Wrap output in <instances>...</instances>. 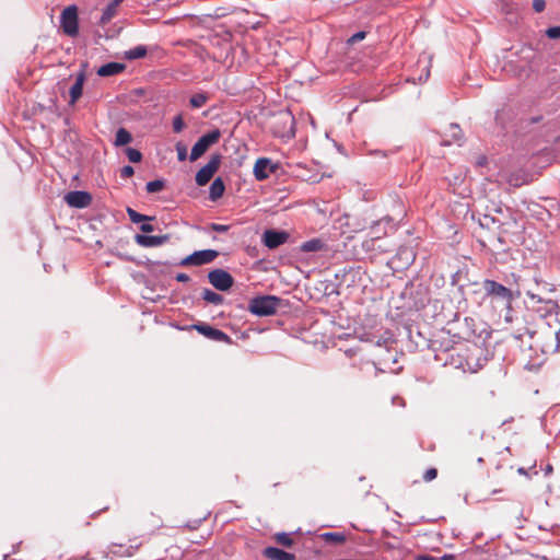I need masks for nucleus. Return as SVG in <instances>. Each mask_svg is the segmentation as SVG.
<instances>
[{
	"label": "nucleus",
	"mask_w": 560,
	"mask_h": 560,
	"mask_svg": "<svg viewBox=\"0 0 560 560\" xmlns=\"http://www.w3.org/2000/svg\"><path fill=\"white\" fill-rule=\"evenodd\" d=\"M529 303L527 302V319L535 325L532 329L527 327V335L533 339L529 346L532 349L547 352L552 348L553 341L557 338L556 329L550 325L548 318L552 317L553 303L551 300L537 298L534 294L529 295Z\"/></svg>",
	"instance_id": "1"
},
{
	"label": "nucleus",
	"mask_w": 560,
	"mask_h": 560,
	"mask_svg": "<svg viewBox=\"0 0 560 560\" xmlns=\"http://www.w3.org/2000/svg\"><path fill=\"white\" fill-rule=\"evenodd\" d=\"M282 300L276 295H260L253 298L248 303V311L260 317L275 315L281 306Z\"/></svg>",
	"instance_id": "2"
},
{
	"label": "nucleus",
	"mask_w": 560,
	"mask_h": 560,
	"mask_svg": "<svg viewBox=\"0 0 560 560\" xmlns=\"http://www.w3.org/2000/svg\"><path fill=\"white\" fill-rule=\"evenodd\" d=\"M522 112L521 103L509 101L495 114V122L505 129L513 126Z\"/></svg>",
	"instance_id": "3"
},
{
	"label": "nucleus",
	"mask_w": 560,
	"mask_h": 560,
	"mask_svg": "<svg viewBox=\"0 0 560 560\" xmlns=\"http://www.w3.org/2000/svg\"><path fill=\"white\" fill-rule=\"evenodd\" d=\"M220 137L221 132L219 129L211 130L210 132L200 137L191 148L190 161H196L201 155H203L211 145L215 144L220 140Z\"/></svg>",
	"instance_id": "4"
},
{
	"label": "nucleus",
	"mask_w": 560,
	"mask_h": 560,
	"mask_svg": "<svg viewBox=\"0 0 560 560\" xmlns=\"http://www.w3.org/2000/svg\"><path fill=\"white\" fill-rule=\"evenodd\" d=\"M60 24L63 33L68 36H77L79 32L78 8L69 5L61 12Z\"/></svg>",
	"instance_id": "5"
},
{
	"label": "nucleus",
	"mask_w": 560,
	"mask_h": 560,
	"mask_svg": "<svg viewBox=\"0 0 560 560\" xmlns=\"http://www.w3.org/2000/svg\"><path fill=\"white\" fill-rule=\"evenodd\" d=\"M220 154H212L208 163L202 166L196 174V183L198 186H205L210 182L214 173L219 170L221 163Z\"/></svg>",
	"instance_id": "6"
},
{
	"label": "nucleus",
	"mask_w": 560,
	"mask_h": 560,
	"mask_svg": "<svg viewBox=\"0 0 560 560\" xmlns=\"http://www.w3.org/2000/svg\"><path fill=\"white\" fill-rule=\"evenodd\" d=\"M219 256L215 249L197 250L180 261V266H202L212 262Z\"/></svg>",
	"instance_id": "7"
},
{
	"label": "nucleus",
	"mask_w": 560,
	"mask_h": 560,
	"mask_svg": "<svg viewBox=\"0 0 560 560\" xmlns=\"http://www.w3.org/2000/svg\"><path fill=\"white\" fill-rule=\"evenodd\" d=\"M209 282L219 291H228L234 284L233 277L223 269H213L208 273Z\"/></svg>",
	"instance_id": "8"
},
{
	"label": "nucleus",
	"mask_w": 560,
	"mask_h": 560,
	"mask_svg": "<svg viewBox=\"0 0 560 560\" xmlns=\"http://www.w3.org/2000/svg\"><path fill=\"white\" fill-rule=\"evenodd\" d=\"M277 168L278 164L273 163L270 159L259 158L255 162L253 173L257 180H265L270 174L275 173Z\"/></svg>",
	"instance_id": "9"
},
{
	"label": "nucleus",
	"mask_w": 560,
	"mask_h": 560,
	"mask_svg": "<svg viewBox=\"0 0 560 560\" xmlns=\"http://www.w3.org/2000/svg\"><path fill=\"white\" fill-rule=\"evenodd\" d=\"M289 238V233L285 231L266 230L262 234V243L266 247L275 249L284 244Z\"/></svg>",
	"instance_id": "10"
},
{
	"label": "nucleus",
	"mask_w": 560,
	"mask_h": 560,
	"mask_svg": "<svg viewBox=\"0 0 560 560\" xmlns=\"http://www.w3.org/2000/svg\"><path fill=\"white\" fill-rule=\"evenodd\" d=\"M194 328L209 339H212L214 341L231 343L230 336H228L224 331L217 329L210 325L197 324V325H194Z\"/></svg>",
	"instance_id": "11"
},
{
	"label": "nucleus",
	"mask_w": 560,
	"mask_h": 560,
	"mask_svg": "<svg viewBox=\"0 0 560 560\" xmlns=\"http://www.w3.org/2000/svg\"><path fill=\"white\" fill-rule=\"evenodd\" d=\"M372 369L376 370V366L373 362L361 360L359 363H351L346 371V375L349 378H363L368 376V372H370Z\"/></svg>",
	"instance_id": "12"
},
{
	"label": "nucleus",
	"mask_w": 560,
	"mask_h": 560,
	"mask_svg": "<svg viewBox=\"0 0 560 560\" xmlns=\"http://www.w3.org/2000/svg\"><path fill=\"white\" fill-rule=\"evenodd\" d=\"M522 47H523V45H518V47H516V49H515V52L511 51L509 55H506L504 57L506 59V61L503 66V70L506 73H511V74L517 77V75H521V73L523 72V69H524L523 59L522 58H518V59L513 58L514 55H517L518 51L522 50ZM511 50H513V48H511Z\"/></svg>",
	"instance_id": "13"
},
{
	"label": "nucleus",
	"mask_w": 560,
	"mask_h": 560,
	"mask_svg": "<svg viewBox=\"0 0 560 560\" xmlns=\"http://www.w3.org/2000/svg\"><path fill=\"white\" fill-rule=\"evenodd\" d=\"M66 202L73 208H85L91 205L92 196L82 190L70 191L65 196Z\"/></svg>",
	"instance_id": "14"
},
{
	"label": "nucleus",
	"mask_w": 560,
	"mask_h": 560,
	"mask_svg": "<svg viewBox=\"0 0 560 560\" xmlns=\"http://www.w3.org/2000/svg\"><path fill=\"white\" fill-rule=\"evenodd\" d=\"M482 287L488 295L497 296L506 301H510L511 299V291L506 287L493 280H485Z\"/></svg>",
	"instance_id": "15"
},
{
	"label": "nucleus",
	"mask_w": 560,
	"mask_h": 560,
	"mask_svg": "<svg viewBox=\"0 0 560 560\" xmlns=\"http://www.w3.org/2000/svg\"><path fill=\"white\" fill-rule=\"evenodd\" d=\"M362 248L368 253H374V254L389 252V248L386 246L384 241H382V235L368 236L362 242Z\"/></svg>",
	"instance_id": "16"
},
{
	"label": "nucleus",
	"mask_w": 560,
	"mask_h": 560,
	"mask_svg": "<svg viewBox=\"0 0 560 560\" xmlns=\"http://www.w3.org/2000/svg\"><path fill=\"white\" fill-rule=\"evenodd\" d=\"M135 240H136V243L138 245H140V246L153 247V246H160L163 243H165V241L167 240V236H165V235L158 236V235L137 234Z\"/></svg>",
	"instance_id": "17"
},
{
	"label": "nucleus",
	"mask_w": 560,
	"mask_h": 560,
	"mask_svg": "<svg viewBox=\"0 0 560 560\" xmlns=\"http://www.w3.org/2000/svg\"><path fill=\"white\" fill-rule=\"evenodd\" d=\"M85 81L84 71H80L77 74L74 84L70 88V104L73 105L82 95L83 84Z\"/></svg>",
	"instance_id": "18"
},
{
	"label": "nucleus",
	"mask_w": 560,
	"mask_h": 560,
	"mask_svg": "<svg viewBox=\"0 0 560 560\" xmlns=\"http://www.w3.org/2000/svg\"><path fill=\"white\" fill-rule=\"evenodd\" d=\"M262 553L269 560H295V556L293 553L276 547H267L264 549Z\"/></svg>",
	"instance_id": "19"
},
{
	"label": "nucleus",
	"mask_w": 560,
	"mask_h": 560,
	"mask_svg": "<svg viewBox=\"0 0 560 560\" xmlns=\"http://www.w3.org/2000/svg\"><path fill=\"white\" fill-rule=\"evenodd\" d=\"M126 69L124 63L119 62H108L100 67L96 73L100 77H112L121 73Z\"/></svg>",
	"instance_id": "20"
},
{
	"label": "nucleus",
	"mask_w": 560,
	"mask_h": 560,
	"mask_svg": "<svg viewBox=\"0 0 560 560\" xmlns=\"http://www.w3.org/2000/svg\"><path fill=\"white\" fill-rule=\"evenodd\" d=\"M463 139V131L457 124H451L446 130L445 138L442 143L451 145L452 143L459 142Z\"/></svg>",
	"instance_id": "21"
},
{
	"label": "nucleus",
	"mask_w": 560,
	"mask_h": 560,
	"mask_svg": "<svg viewBox=\"0 0 560 560\" xmlns=\"http://www.w3.org/2000/svg\"><path fill=\"white\" fill-rule=\"evenodd\" d=\"M124 0H113L109 2L106 8L103 10L102 16L100 19V23L102 25L108 23L117 13V8Z\"/></svg>",
	"instance_id": "22"
},
{
	"label": "nucleus",
	"mask_w": 560,
	"mask_h": 560,
	"mask_svg": "<svg viewBox=\"0 0 560 560\" xmlns=\"http://www.w3.org/2000/svg\"><path fill=\"white\" fill-rule=\"evenodd\" d=\"M224 190H225L224 183L220 177H218L210 185L209 198L212 201H215L217 199H219L223 196Z\"/></svg>",
	"instance_id": "23"
},
{
	"label": "nucleus",
	"mask_w": 560,
	"mask_h": 560,
	"mask_svg": "<svg viewBox=\"0 0 560 560\" xmlns=\"http://www.w3.org/2000/svg\"><path fill=\"white\" fill-rule=\"evenodd\" d=\"M131 140H132L131 133L125 128H119L116 132L114 144L116 147H122V145L130 143Z\"/></svg>",
	"instance_id": "24"
},
{
	"label": "nucleus",
	"mask_w": 560,
	"mask_h": 560,
	"mask_svg": "<svg viewBox=\"0 0 560 560\" xmlns=\"http://www.w3.org/2000/svg\"><path fill=\"white\" fill-rule=\"evenodd\" d=\"M147 47L143 45L136 46L127 51H125V58L128 60H135L139 58H143L147 55Z\"/></svg>",
	"instance_id": "25"
},
{
	"label": "nucleus",
	"mask_w": 560,
	"mask_h": 560,
	"mask_svg": "<svg viewBox=\"0 0 560 560\" xmlns=\"http://www.w3.org/2000/svg\"><path fill=\"white\" fill-rule=\"evenodd\" d=\"M389 224V221H377L374 223V225L371 228L369 235H382V240L387 235V229L386 226Z\"/></svg>",
	"instance_id": "26"
},
{
	"label": "nucleus",
	"mask_w": 560,
	"mask_h": 560,
	"mask_svg": "<svg viewBox=\"0 0 560 560\" xmlns=\"http://www.w3.org/2000/svg\"><path fill=\"white\" fill-rule=\"evenodd\" d=\"M202 299L208 302V303H211V304H214V305H219V304H222L223 302V296L219 293H215L209 289H205L202 291Z\"/></svg>",
	"instance_id": "27"
},
{
	"label": "nucleus",
	"mask_w": 560,
	"mask_h": 560,
	"mask_svg": "<svg viewBox=\"0 0 560 560\" xmlns=\"http://www.w3.org/2000/svg\"><path fill=\"white\" fill-rule=\"evenodd\" d=\"M322 538L325 541L331 542V544H343L346 541V539H347L345 534L338 533V532L324 533L322 535Z\"/></svg>",
	"instance_id": "28"
},
{
	"label": "nucleus",
	"mask_w": 560,
	"mask_h": 560,
	"mask_svg": "<svg viewBox=\"0 0 560 560\" xmlns=\"http://www.w3.org/2000/svg\"><path fill=\"white\" fill-rule=\"evenodd\" d=\"M322 248H323V242L317 238L310 240L307 242H304L301 245V250L306 252V253L317 252V250H320Z\"/></svg>",
	"instance_id": "29"
},
{
	"label": "nucleus",
	"mask_w": 560,
	"mask_h": 560,
	"mask_svg": "<svg viewBox=\"0 0 560 560\" xmlns=\"http://www.w3.org/2000/svg\"><path fill=\"white\" fill-rule=\"evenodd\" d=\"M209 101V95L207 93H197L192 95L189 100L191 107L200 108Z\"/></svg>",
	"instance_id": "30"
},
{
	"label": "nucleus",
	"mask_w": 560,
	"mask_h": 560,
	"mask_svg": "<svg viewBox=\"0 0 560 560\" xmlns=\"http://www.w3.org/2000/svg\"><path fill=\"white\" fill-rule=\"evenodd\" d=\"M127 214H128L130 221L133 223H140V222H143V221L150 219L147 215L137 212L132 208H127Z\"/></svg>",
	"instance_id": "31"
},
{
	"label": "nucleus",
	"mask_w": 560,
	"mask_h": 560,
	"mask_svg": "<svg viewBox=\"0 0 560 560\" xmlns=\"http://www.w3.org/2000/svg\"><path fill=\"white\" fill-rule=\"evenodd\" d=\"M147 191L150 194L159 192L164 188V182L162 179H155L152 182H149L145 186Z\"/></svg>",
	"instance_id": "32"
},
{
	"label": "nucleus",
	"mask_w": 560,
	"mask_h": 560,
	"mask_svg": "<svg viewBox=\"0 0 560 560\" xmlns=\"http://www.w3.org/2000/svg\"><path fill=\"white\" fill-rule=\"evenodd\" d=\"M275 539L278 544H280L284 547H291L293 545V539L287 533H278L275 536Z\"/></svg>",
	"instance_id": "33"
},
{
	"label": "nucleus",
	"mask_w": 560,
	"mask_h": 560,
	"mask_svg": "<svg viewBox=\"0 0 560 560\" xmlns=\"http://www.w3.org/2000/svg\"><path fill=\"white\" fill-rule=\"evenodd\" d=\"M126 153H127V156H128L129 161L132 162V163H138L142 159L141 152L138 151L137 149L128 148L126 150Z\"/></svg>",
	"instance_id": "34"
},
{
	"label": "nucleus",
	"mask_w": 560,
	"mask_h": 560,
	"mask_svg": "<svg viewBox=\"0 0 560 560\" xmlns=\"http://www.w3.org/2000/svg\"><path fill=\"white\" fill-rule=\"evenodd\" d=\"M365 36H366V33H365V32H363V31L358 32V33L353 34L351 37H349V38H348V40H347V43H348L349 45L355 44V43H358V42H360V40L364 39V38H365Z\"/></svg>",
	"instance_id": "35"
},
{
	"label": "nucleus",
	"mask_w": 560,
	"mask_h": 560,
	"mask_svg": "<svg viewBox=\"0 0 560 560\" xmlns=\"http://www.w3.org/2000/svg\"><path fill=\"white\" fill-rule=\"evenodd\" d=\"M184 120L180 115L176 116L173 120V129L175 132H180L184 129Z\"/></svg>",
	"instance_id": "36"
},
{
	"label": "nucleus",
	"mask_w": 560,
	"mask_h": 560,
	"mask_svg": "<svg viewBox=\"0 0 560 560\" xmlns=\"http://www.w3.org/2000/svg\"><path fill=\"white\" fill-rule=\"evenodd\" d=\"M438 476V470L435 468H429L425 470V472L423 474V480L425 482H430L432 480H434Z\"/></svg>",
	"instance_id": "37"
},
{
	"label": "nucleus",
	"mask_w": 560,
	"mask_h": 560,
	"mask_svg": "<svg viewBox=\"0 0 560 560\" xmlns=\"http://www.w3.org/2000/svg\"><path fill=\"white\" fill-rule=\"evenodd\" d=\"M394 340L392 338H380L375 342L376 347H384L386 350H389Z\"/></svg>",
	"instance_id": "38"
},
{
	"label": "nucleus",
	"mask_w": 560,
	"mask_h": 560,
	"mask_svg": "<svg viewBox=\"0 0 560 560\" xmlns=\"http://www.w3.org/2000/svg\"><path fill=\"white\" fill-rule=\"evenodd\" d=\"M546 35L551 39L560 38V26H552L546 31Z\"/></svg>",
	"instance_id": "39"
},
{
	"label": "nucleus",
	"mask_w": 560,
	"mask_h": 560,
	"mask_svg": "<svg viewBox=\"0 0 560 560\" xmlns=\"http://www.w3.org/2000/svg\"><path fill=\"white\" fill-rule=\"evenodd\" d=\"M176 150H177V158L179 161H185L187 159V149L186 147L182 145L180 143H178L176 145Z\"/></svg>",
	"instance_id": "40"
},
{
	"label": "nucleus",
	"mask_w": 560,
	"mask_h": 560,
	"mask_svg": "<svg viewBox=\"0 0 560 560\" xmlns=\"http://www.w3.org/2000/svg\"><path fill=\"white\" fill-rule=\"evenodd\" d=\"M135 170L130 165H126L120 170V177L121 178H129L133 175Z\"/></svg>",
	"instance_id": "41"
},
{
	"label": "nucleus",
	"mask_w": 560,
	"mask_h": 560,
	"mask_svg": "<svg viewBox=\"0 0 560 560\" xmlns=\"http://www.w3.org/2000/svg\"><path fill=\"white\" fill-rule=\"evenodd\" d=\"M546 8V1L545 0H533V9L535 12L540 13Z\"/></svg>",
	"instance_id": "42"
},
{
	"label": "nucleus",
	"mask_w": 560,
	"mask_h": 560,
	"mask_svg": "<svg viewBox=\"0 0 560 560\" xmlns=\"http://www.w3.org/2000/svg\"><path fill=\"white\" fill-rule=\"evenodd\" d=\"M210 229L218 233H225L229 231L230 226L225 224L212 223Z\"/></svg>",
	"instance_id": "43"
},
{
	"label": "nucleus",
	"mask_w": 560,
	"mask_h": 560,
	"mask_svg": "<svg viewBox=\"0 0 560 560\" xmlns=\"http://www.w3.org/2000/svg\"><path fill=\"white\" fill-rule=\"evenodd\" d=\"M140 230L143 232V233H151L154 231V228L152 224H149V223H142L141 226H140Z\"/></svg>",
	"instance_id": "44"
},
{
	"label": "nucleus",
	"mask_w": 560,
	"mask_h": 560,
	"mask_svg": "<svg viewBox=\"0 0 560 560\" xmlns=\"http://www.w3.org/2000/svg\"><path fill=\"white\" fill-rule=\"evenodd\" d=\"M175 279L178 281V282H188L190 280V277L186 273H177Z\"/></svg>",
	"instance_id": "45"
},
{
	"label": "nucleus",
	"mask_w": 560,
	"mask_h": 560,
	"mask_svg": "<svg viewBox=\"0 0 560 560\" xmlns=\"http://www.w3.org/2000/svg\"><path fill=\"white\" fill-rule=\"evenodd\" d=\"M544 471L546 476H549L552 472V466L550 464H546Z\"/></svg>",
	"instance_id": "46"
},
{
	"label": "nucleus",
	"mask_w": 560,
	"mask_h": 560,
	"mask_svg": "<svg viewBox=\"0 0 560 560\" xmlns=\"http://www.w3.org/2000/svg\"><path fill=\"white\" fill-rule=\"evenodd\" d=\"M417 560H438L436 558L432 556H419Z\"/></svg>",
	"instance_id": "47"
},
{
	"label": "nucleus",
	"mask_w": 560,
	"mask_h": 560,
	"mask_svg": "<svg viewBox=\"0 0 560 560\" xmlns=\"http://www.w3.org/2000/svg\"><path fill=\"white\" fill-rule=\"evenodd\" d=\"M287 120H289L291 122V125L293 124L294 119L293 117L289 116V115H285L284 117Z\"/></svg>",
	"instance_id": "48"
},
{
	"label": "nucleus",
	"mask_w": 560,
	"mask_h": 560,
	"mask_svg": "<svg viewBox=\"0 0 560 560\" xmlns=\"http://www.w3.org/2000/svg\"><path fill=\"white\" fill-rule=\"evenodd\" d=\"M453 556H443L441 560H452Z\"/></svg>",
	"instance_id": "49"
},
{
	"label": "nucleus",
	"mask_w": 560,
	"mask_h": 560,
	"mask_svg": "<svg viewBox=\"0 0 560 560\" xmlns=\"http://www.w3.org/2000/svg\"><path fill=\"white\" fill-rule=\"evenodd\" d=\"M529 469L532 470L533 475H537L538 474V471L536 470V466L530 467Z\"/></svg>",
	"instance_id": "50"
},
{
	"label": "nucleus",
	"mask_w": 560,
	"mask_h": 560,
	"mask_svg": "<svg viewBox=\"0 0 560 560\" xmlns=\"http://www.w3.org/2000/svg\"><path fill=\"white\" fill-rule=\"evenodd\" d=\"M517 471H518L520 474L525 475V468H524V467H520Z\"/></svg>",
	"instance_id": "51"
},
{
	"label": "nucleus",
	"mask_w": 560,
	"mask_h": 560,
	"mask_svg": "<svg viewBox=\"0 0 560 560\" xmlns=\"http://www.w3.org/2000/svg\"><path fill=\"white\" fill-rule=\"evenodd\" d=\"M8 558H9V556H8V555H5V556H4V558H3V560H8Z\"/></svg>",
	"instance_id": "52"
}]
</instances>
